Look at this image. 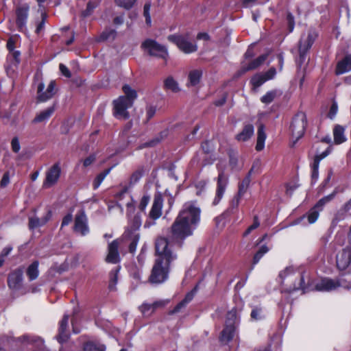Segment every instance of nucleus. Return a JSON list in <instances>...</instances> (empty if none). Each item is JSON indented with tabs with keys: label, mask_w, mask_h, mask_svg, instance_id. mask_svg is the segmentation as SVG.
Listing matches in <instances>:
<instances>
[{
	"label": "nucleus",
	"mask_w": 351,
	"mask_h": 351,
	"mask_svg": "<svg viewBox=\"0 0 351 351\" xmlns=\"http://www.w3.org/2000/svg\"><path fill=\"white\" fill-rule=\"evenodd\" d=\"M201 210L193 203H185L171 227L172 241L182 246L184 240L191 236L200 219Z\"/></svg>",
	"instance_id": "obj_1"
},
{
	"label": "nucleus",
	"mask_w": 351,
	"mask_h": 351,
	"mask_svg": "<svg viewBox=\"0 0 351 351\" xmlns=\"http://www.w3.org/2000/svg\"><path fill=\"white\" fill-rule=\"evenodd\" d=\"M156 259H160L162 262L172 263L177 258L176 254L173 253L167 238L158 237L155 241Z\"/></svg>",
	"instance_id": "obj_2"
},
{
	"label": "nucleus",
	"mask_w": 351,
	"mask_h": 351,
	"mask_svg": "<svg viewBox=\"0 0 351 351\" xmlns=\"http://www.w3.org/2000/svg\"><path fill=\"white\" fill-rule=\"evenodd\" d=\"M171 263L162 262L160 259H155L149 280L152 284H161L165 282L169 276Z\"/></svg>",
	"instance_id": "obj_3"
},
{
	"label": "nucleus",
	"mask_w": 351,
	"mask_h": 351,
	"mask_svg": "<svg viewBox=\"0 0 351 351\" xmlns=\"http://www.w3.org/2000/svg\"><path fill=\"white\" fill-rule=\"evenodd\" d=\"M141 47L147 51L150 56L162 58L167 61L169 58V53L165 46L160 45L153 39L147 38L145 40Z\"/></svg>",
	"instance_id": "obj_4"
},
{
	"label": "nucleus",
	"mask_w": 351,
	"mask_h": 351,
	"mask_svg": "<svg viewBox=\"0 0 351 351\" xmlns=\"http://www.w3.org/2000/svg\"><path fill=\"white\" fill-rule=\"evenodd\" d=\"M162 205L163 198L162 193L158 191L154 194L152 206L144 223V228H149L156 224V220L162 215Z\"/></svg>",
	"instance_id": "obj_5"
},
{
	"label": "nucleus",
	"mask_w": 351,
	"mask_h": 351,
	"mask_svg": "<svg viewBox=\"0 0 351 351\" xmlns=\"http://www.w3.org/2000/svg\"><path fill=\"white\" fill-rule=\"evenodd\" d=\"M167 40L184 53H191L197 50V45L189 40L188 34H171L167 36Z\"/></svg>",
	"instance_id": "obj_6"
},
{
	"label": "nucleus",
	"mask_w": 351,
	"mask_h": 351,
	"mask_svg": "<svg viewBox=\"0 0 351 351\" xmlns=\"http://www.w3.org/2000/svg\"><path fill=\"white\" fill-rule=\"evenodd\" d=\"M307 125L306 114L303 112H298L293 118L290 130L292 136L295 138V141L301 138L305 132Z\"/></svg>",
	"instance_id": "obj_7"
},
{
	"label": "nucleus",
	"mask_w": 351,
	"mask_h": 351,
	"mask_svg": "<svg viewBox=\"0 0 351 351\" xmlns=\"http://www.w3.org/2000/svg\"><path fill=\"white\" fill-rule=\"evenodd\" d=\"M315 38L316 35L313 32H308L306 38H300L298 43L299 58L296 60L298 67L301 68L302 65L306 61L307 53L314 43Z\"/></svg>",
	"instance_id": "obj_8"
},
{
	"label": "nucleus",
	"mask_w": 351,
	"mask_h": 351,
	"mask_svg": "<svg viewBox=\"0 0 351 351\" xmlns=\"http://www.w3.org/2000/svg\"><path fill=\"white\" fill-rule=\"evenodd\" d=\"M29 6L27 3L18 5L14 10L15 23L21 32L27 30V22L29 16Z\"/></svg>",
	"instance_id": "obj_9"
},
{
	"label": "nucleus",
	"mask_w": 351,
	"mask_h": 351,
	"mask_svg": "<svg viewBox=\"0 0 351 351\" xmlns=\"http://www.w3.org/2000/svg\"><path fill=\"white\" fill-rule=\"evenodd\" d=\"M253 169L254 166L251 168V169L247 173V176L241 181V182L239 183L237 195L235 196L232 200L230 203V206L226 210V213L232 214L234 213L235 210H237L239 204L240 197L245 194V193L247 191V188L249 187L250 183L251 182L250 177L253 171Z\"/></svg>",
	"instance_id": "obj_10"
},
{
	"label": "nucleus",
	"mask_w": 351,
	"mask_h": 351,
	"mask_svg": "<svg viewBox=\"0 0 351 351\" xmlns=\"http://www.w3.org/2000/svg\"><path fill=\"white\" fill-rule=\"evenodd\" d=\"M56 81L51 80L45 91H44L45 84L43 82H40L37 86V97L38 102H45L51 99L56 93L57 89L56 88Z\"/></svg>",
	"instance_id": "obj_11"
},
{
	"label": "nucleus",
	"mask_w": 351,
	"mask_h": 351,
	"mask_svg": "<svg viewBox=\"0 0 351 351\" xmlns=\"http://www.w3.org/2000/svg\"><path fill=\"white\" fill-rule=\"evenodd\" d=\"M124 100L125 99L123 97H119L114 101L113 114L117 119L126 120L130 117V114L127 110L132 107L133 104Z\"/></svg>",
	"instance_id": "obj_12"
},
{
	"label": "nucleus",
	"mask_w": 351,
	"mask_h": 351,
	"mask_svg": "<svg viewBox=\"0 0 351 351\" xmlns=\"http://www.w3.org/2000/svg\"><path fill=\"white\" fill-rule=\"evenodd\" d=\"M73 231L80 234L81 236H85L89 232L88 225V218L84 210H80L75 217Z\"/></svg>",
	"instance_id": "obj_13"
},
{
	"label": "nucleus",
	"mask_w": 351,
	"mask_h": 351,
	"mask_svg": "<svg viewBox=\"0 0 351 351\" xmlns=\"http://www.w3.org/2000/svg\"><path fill=\"white\" fill-rule=\"evenodd\" d=\"M23 269L19 267L9 273L7 282L8 287L12 291H19L22 288Z\"/></svg>",
	"instance_id": "obj_14"
},
{
	"label": "nucleus",
	"mask_w": 351,
	"mask_h": 351,
	"mask_svg": "<svg viewBox=\"0 0 351 351\" xmlns=\"http://www.w3.org/2000/svg\"><path fill=\"white\" fill-rule=\"evenodd\" d=\"M126 206L128 216L130 221V228L131 230L136 231L138 230L141 226L143 213L138 212L136 213H134L135 207L132 203H128Z\"/></svg>",
	"instance_id": "obj_15"
},
{
	"label": "nucleus",
	"mask_w": 351,
	"mask_h": 351,
	"mask_svg": "<svg viewBox=\"0 0 351 351\" xmlns=\"http://www.w3.org/2000/svg\"><path fill=\"white\" fill-rule=\"evenodd\" d=\"M217 182V183L215 197L213 202V204L214 206L217 205L222 199L228 182V178L224 174L223 171H221L219 172Z\"/></svg>",
	"instance_id": "obj_16"
},
{
	"label": "nucleus",
	"mask_w": 351,
	"mask_h": 351,
	"mask_svg": "<svg viewBox=\"0 0 351 351\" xmlns=\"http://www.w3.org/2000/svg\"><path fill=\"white\" fill-rule=\"evenodd\" d=\"M69 315L64 314L59 322L58 334L56 336L57 341L62 344L66 342L70 338V334L68 332Z\"/></svg>",
	"instance_id": "obj_17"
},
{
	"label": "nucleus",
	"mask_w": 351,
	"mask_h": 351,
	"mask_svg": "<svg viewBox=\"0 0 351 351\" xmlns=\"http://www.w3.org/2000/svg\"><path fill=\"white\" fill-rule=\"evenodd\" d=\"M61 169L58 163L54 164L46 173L43 187L49 188L54 185L60 176Z\"/></svg>",
	"instance_id": "obj_18"
},
{
	"label": "nucleus",
	"mask_w": 351,
	"mask_h": 351,
	"mask_svg": "<svg viewBox=\"0 0 351 351\" xmlns=\"http://www.w3.org/2000/svg\"><path fill=\"white\" fill-rule=\"evenodd\" d=\"M267 58V55L263 54L254 60H251L248 62L245 60L243 61L241 69L239 71V73L242 75L247 71L256 69L264 63Z\"/></svg>",
	"instance_id": "obj_19"
},
{
	"label": "nucleus",
	"mask_w": 351,
	"mask_h": 351,
	"mask_svg": "<svg viewBox=\"0 0 351 351\" xmlns=\"http://www.w3.org/2000/svg\"><path fill=\"white\" fill-rule=\"evenodd\" d=\"M336 263L337 268L341 271L351 266L350 249H343L337 255Z\"/></svg>",
	"instance_id": "obj_20"
},
{
	"label": "nucleus",
	"mask_w": 351,
	"mask_h": 351,
	"mask_svg": "<svg viewBox=\"0 0 351 351\" xmlns=\"http://www.w3.org/2000/svg\"><path fill=\"white\" fill-rule=\"evenodd\" d=\"M119 243L117 239L114 240L109 243L108 247V255L106 258V261L108 263L116 264L120 261V256L119 253Z\"/></svg>",
	"instance_id": "obj_21"
},
{
	"label": "nucleus",
	"mask_w": 351,
	"mask_h": 351,
	"mask_svg": "<svg viewBox=\"0 0 351 351\" xmlns=\"http://www.w3.org/2000/svg\"><path fill=\"white\" fill-rule=\"evenodd\" d=\"M51 217L52 212L49 209L46 215L42 218H38L36 216L29 217L28 227L29 230H33L36 228L44 226L50 220Z\"/></svg>",
	"instance_id": "obj_22"
},
{
	"label": "nucleus",
	"mask_w": 351,
	"mask_h": 351,
	"mask_svg": "<svg viewBox=\"0 0 351 351\" xmlns=\"http://www.w3.org/2000/svg\"><path fill=\"white\" fill-rule=\"evenodd\" d=\"M306 287L304 284V278L302 274L298 273L295 277V280L291 286L285 288L282 291V293H292L293 292L298 290L304 291Z\"/></svg>",
	"instance_id": "obj_23"
},
{
	"label": "nucleus",
	"mask_w": 351,
	"mask_h": 351,
	"mask_svg": "<svg viewBox=\"0 0 351 351\" xmlns=\"http://www.w3.org/2000/svg\"><path fill=\"white\" fill-rule=\"evenodd\" d=\"M337 289V279L324 278L316 285V289L320 291H332Z\"/></svg>",
	"instance_id": "obj_24"
},
{
	"label": "nucleus",
	"mask_w": 351,
	"mask_h": 351,
	"mask_svg": "<svg viewBox=\"0 0 351 351\" xmlns=\"http://www.w3.org/2000/svg\"><path fill=\"white\" fill-rule=\"evenodd\" d=\"M198 285H196L191 291L187 293L184 297V298L180 301L177 305L173 308V310L169 311L170 315L178 313L180 311V310L185 307L187 304H189L194 298L197 291Z\"/></svg>",
	"instance_id": "obj_25"
},
{
	"label": "nucleus",
	"mask_w": 351,
	"mask_h": 351,
	"mask_svg": "<svg viewBox=\"0 0 351 351\" xmlns=\"http://www.w3.org/2000/svg\"><path fill=\"white\" fill-rule=\"evenodd\" d=\"M146 171V169L144 166L141 165L139 166L136 170H135L130 176V180H129V186H125L123 191L120 193V195L122 193H125L128 191V189L129 187H132L134 185H135L136 183L138 182V181L141 180V178L145 175Z\"/></svg>",
	"instance_id": "obj_26"
},
{
	"label": "nucleus",
	"mask_w": 351,
	"mask_h": 351,
	"mask_svg": "<svg viewBox=\"0 0 351 351\" xmlns=\"http://www.w3.org/2000/svg\"><path fill=\"white\" fill-rule=\"evenodd\" d=\"M351 70V55H346L341 60L339 61L336 69V75H341Z\"/></svg>",
	"instance_id": "obj_27"
},
{
	"label": "nucleus",
	"mask_w": 351,
	"mask_h": 351,
	"mask_svg": "<svg viewBox=\"0 0 351 351\" xmlns=\"http://www.w3.org/2000/svg\"><path fill=\"white\" fill-rule=\"evenodd\" d=\"M240 311L237 308L234 307L226 314V324L236 326L240 322Z\"/></svg>",
	"instance_id": "obj_28"
},
{
	"label": "nucleus",
	"mask_w": 351,
	"mask_h": 351,
	"mask_svg": "<svg viewBox=\"0 0 351 351\" xmlns=\"http://www.w3.org/2000/svg\"><path fill=\"white\" fill-rule=\"evenodd\" d=\"M55 111L54 106H51L40 112L32 120V123H38L47 121Z\"/></svg>",
	"instance_id": "obj_29"
},
{
	"label": "nucleus",
	"mask_w": 351,
	"mask_h": 351,
	"mask_svg": "<svg viewBox=\"0 0 351 351\" xmlns=\"http://www.w3.org/2000/svg\"><path fill=\"white\" fill-rule=\"evenodd\" d=\"M236 326L226 324L221 333L220 341L224 343L230 342L234 336Z\"/></svg>",
	"instance_id": "obj_30"
},
{
	"label": "nucleus",
	"mask_w": 351,
	"mask_h": 351,
	"mask_svg": "<svg viewBox=\"0 0 351 351\" xmlns=\"http://www.w3.org/2000/svg\"><path fill=\"white\" fill-rule=\"evenodd\" d=\"M253 134L254 126L252 124H247L245 125L242 131L237 135L236 138L239 141H246L251 138Z\"/></svg>",
	"instance_id": "obj_31"
},
{
	"label": "nucleus",
	"mask_w": 351,
	"mask_h": 351,
	"mask_svg": "<svg viewBox=\"0 0 351 351\" xmlns=\"http://www.w3.org/2000/svg\"><path fill=\"white\" fill-rule=\"evenodd\" d=\"M122 90L125 94V95L122 96L123 99H125V101L133 104L134 101L137 97L136 91L134 89H132L128 84L123 85Z\"/></svg>",
	"instance_id": "obj_32"
},
{
	"label": "nucleus",
	"mask_w": 351,
	"mask_h": 351,
	"mask_svg": "<svg viewBox=\"0 0 351 351\" xmlns=\"http://www.w3.org/2000/svg\"><path fill=\"white\" fill-rule=\"evenodd\" d=\"M39 262L38 261H33L27 267L26 274L29 281L36 280L39 274L38 271Z\"/></svg>",
	"instance_id": "obj_33"
},
{
	"label": "nucleus",
	"mask_w": 351,
	"mask_h": 351,
	"mask_svg": "<svg viewBox=\"0 0 351 351\" xmlns=\"http://www.w3.org/2000/svg\"><path fill=\"white\" fill-rule=\"evenodd\" d=\"M265 138V127L263 124H261L257 131V142L256 145V149L257 151H261L264 148Z\"/></svg>",
	"instance_id": "obj_34"
},
{
	"label": "nucleus",
	"mask_w": 351,
	"mask_h": 351,
	"mask_svg": "<svg viewBox=\"0 0 351 351\" xmlns=\"http://www.w3.org/2000/svg\"><path fill=\"white\" fill-rule=\"evenodd\" d=\"M344 128L339 125L335 126L333 129L334 141L336 144H341L346 141V138L344 136Z\"/></svg>",
	"instance_id": "obj_35"
},
{
	"label": "nucleus",
	"mask_w": 351,
	"mask_h": 351,
	"mask_svg": "<svg viewBox=\"0 0 351 351\" xmlns=\"http://www.w3.org/2000/svg\"><path fill=\"white\" fill-rule=\"evenodd\" d=\"M164 88L165 90H170L173 93H177L180 90L178 82L171 76H169L165 80Z\"/></svg>",
	"instance_id": "obj_36"
},
{
	"label": "nucleus",
	"mask_w": 351,
	"mask_h": 351,
	"mask_svg": "<svg viewBox=\"0 0 351 351\" xmlns=\"http://www.w3.org/2000/svg\"><path fill=\"white\" fill-rule=\"evenodd\" d=\"M202 72L200 70H193L189 74V84L188 85L196 86L200 82Z\"/></svg>",
	"instance_id": "obj_37"
},
{
	"label": "nucleus",
	"mask_w": 351,
	"mask_h": 351,
	"mask_svg": "<svg viewBox=\"0 0 351 351\" xmlns=\"http://www.w3.org/2000/svg\"><path fill=\"white\" fill-rule=\"evenodd\" d=\"M117 32L112 28H106L99 36V40L105 41L108 40H114L117 36Z\"/></svg>",
	"instance_id": "obj_38"
},
{
	"label": "nucleus",
	"mask_w": 351,
	"mask_h": 351,
	"mask_svg": "<svg viewBox=\"0 0 351 351\" xmlns=\"http://www.w3.org/2000/svg\"><path fill=\"white\" fill-rule=\"evenodd\" d=\"M119 271V269H114L110 271L109 274V285H108V289L110 291H115L116 290V285L117 283L118 280V273Z\"/></svg>",
	"instance_id": "obj_39"
},
{
	"label": "nucleus",
	"mask_w": 351,
	"mask_h": 351,
	"mask_svg": "<svg viewBox=\"0 0 351 351\" xmlns=\"http://www.w3.org/2000/svg\"><path fill=\"white\" fill-rule=\"evenodd\" d=\"M268 252L269 247L266 245H263L259 248V250L256 252L253 257L252 269H253V267L256 265L261 259V258Z\"/></svg>",
	"instance_id": "obj_40"
},
{
	"label": "nucleus",
	"mask_w": 351,
	"mask_h": 351,
	"mask_svg": "<svg viewBox=\"0 0 351 351\" xmlns=\"http://www.w3.org/2000/svg\"><path fill=\"white\" fill-rule=\"evenodd\" d=\"M111 169H106L100 173H99L93 182V189H97L103 182L106 176L110 173Z\"/></svg>",
	"instance_id": "obj_41"
},
{
	"label": "nucleus",
	"mask_w": 351,
	"mask_h": 351,
	"mask_svg": "<svg viewBox=\"0 0 351 351\" xmlns=\"http://www.w3.org/2000/svg\"><path fill=\"white\" fill-rule=\"evenodd\" d=\"M137 0H114V3L118 7L126 10H130L136 4Z\"/></svg>",
	"instance_id": "obj_42"
},
{
	"label": "nucleus",
	"mask_w": 351,
	"mask_h": 351,
	"mask_svg": "<svg viewBox=\"0 0 351 351\" xmlns=\"http://www.w3.org/2000/svg\"><path fill=\"white\" fill-rule=\"evenodd\" d=\"M105 346L91 341L86 343L84 346V351H105Z\"/></svg>",
	"instance_id": "obj_43"
},
{
	"label": "nucleus",
	"mask_w": 351,
	"mask_h": 351,
	"mask_svg": "<svg viewBox=\"0 0 351 351\" xmlns=\"http://www.w3.org/2000/svg\"><path fill=\"white\" fill-rule=\"evenodd\" d=\"M48 15L45 12L41 13V20L37 23L35 33L39 35L44 31Z\"/></svg>",
	"instance_id": "obj_44"
},
{
	"label": "nucleus",
	"mask_w": 351,
	"mask_h": 351,
	"mask_svg": "<svg viewBox=\"0 0 351 351\" xmlns=\"http://www.w3.org/2000/svg\"><path fill=\"white\" fill-rule=\"evenodd\" d=\"M277 95L278 91L276 90L269 91L261 98V101L263 104H269L275 99Z\"/></svg>",
	"instance_id": "obj_45"
},
{
	"label": "nucleus",
	"mask_w": 351,
	"mask_h": 351,
	"mask_svg": "<svg viewBox=\"0 0 351 351\" xmlns=\"http://www.w3.org/2000/svg\"><path fill=\"white\" fill-rule=\"evenodd\" d=\"M265 82H267V80L263 73L256 74L252 77L250 81L254 88L260 87Z\"/></svg>",
	"instance_id": "obj_46"
},
{
	"label": "nucleus",
	"mask_w": 351,
	"mask_h": 351,
	"mask_svg": "<svg viewBox=\"0 0 351 351\" xmlns=\"http://www.w3.org/2000/svg\"><path fill=\"white\" fill-rule=\"evenodd\" d=\"M322 210H319L317 207L314 206L312 208L309 210L307 213L308 221L310 223H313L315 222L319 217V213Z\"/></svg>",
	"instance_id": "obj_47"
},
{
	"label": "nucleus",
	"mask_w": 351,
	"mask_h": 351,
	"mask_svg": "<svg viewBox=\"0 0 351 351\" xmlns=\"http://www.w3.org/2000/svg\"><path fill=\"white\" fill-rule=\"evenodd\" d=\"M336 193L333 192L331 194L324 196L322 199H320L315 205L319 210H322L324 206L328 202H330L335 196Z\"/></svg>",
	"instance_id": "obj_48"
},
{
	"label": "nucleus",
	"mask_w": 351,
	"mask_h": 351,
	"mask_svg": "<svg viewBox=\"0 0 351 351\" xmlns=\"http://www.w3.org/2000/svg\"><path fill=\"white\" fill-rule=\"evenodd\" d=\"M167 131L161 132L160 133L159 136H157V137L153 138L152 140H151L148 142H146L144 144V146L145 147H154L155 145L158 144L165 136H167Z\"/></svg>",
	"instance_id": "obj_49"
},
{
	"label": "nucleus",
	"mask_w": 351,
	"mask_h": 351,
	"mask_svg": "<svg viewBox=\"0 0 351 351\" xmlns=\"http://www.w3.org/2000/svg\"><path fill=\"white\" fill-rule=\"evenodd\" d=\"M151 3L147 2L143 7V16L145 18V23L147 26H151L152 19L150 16Z\"/></svg>",
	"instance_id": "obj_50"
},
{
	"label": "nucleus",
	"mask_w": 351,
	"mask_h": 351,
	"mask_svg": "<svg viewBox=\"0 0 351 351\" xmlns=\"http://www.w3.org/2000/svg\"><path fill=\"white\" fill-rule=\"evenodd\" d=\"M336 279L337 288L342 287L347 290L351 289V281L347 280L343 276H341Z\"/></svg>",
	"instance_id": "obj_51"
},
{
	"label": "nucleus",
	"mask_w": 351,
	"mask_h": 351,
	"mask_svg": "<svg viewBox=\"0 0 351 351\" xmlns=\"http://www.w3.org/2000/svg\"><path fill=\"white\" fill-rule=\"evenodd\" d=\"M332 175H333V171L332 169H330L328 171V174H327L326 178L324 179V180L322 182V183L319 186V189H318L319 193H322L325 190V189L328 186Z\"/></svg>",
	"instance_id": "obj_52"
},
{
	"label": "nucleus",
	"mask_w": 351,
	"mask_h": 351,
	"mask_svg": "<svg viewBox=\"0 0 351 351\" xmlns=\"http://www.w3.org/2000/svg\"><path fill=\"white\" fill-rule=\"evenodd\" d=\"M150 200V195L148 194H145L141 199L139 205H138V209L140 210L141 213H145V208L149 204Z\"/></svg>",
	"instance_id": "obj_53"
},
{
	"label": "nucleus",
	"mask_w": 351,
	"mask_h": 351,
	"mask_svg": "<svg viewBox=\"0 0 351 351\" xmlns=\"http://www.w3.org/2000/svg\"><path fill=\"white\" fill-rule=\"evenodd\" d=\"M330 151H331V148L330 147H328V148L324 151L322 153H320V154H317L315 156V158H314V160H313V163H315V164H317L318 165H319V162L320 161L324 159L325 157H326L330 153Z\"/></svg>",
	"instance_id": "obj_54"
},
{
	"label": "nucleus",
	"mask_w": 351,
	"mask_h": 351,
	"mask_svg": "<svg viewBox=\"0 0 351 351\" xmlns=\"http://www.w3.org/2000/svg\"><path fill=\"white\" fill-rule=\"evenodd\" d=\"M139 310L142 314L145 316H149L152 315V304L143 303L139 306Z\"/></svg>",
	"instance_id": "obj_55"
},
{
	"label": "nucleus",
	"mask_w": 351,
	"mask_h": 351,
	"mask_svg": "<svg viewBox=\"0 0 351 351\" xmlns=\"http://www.w3.org/2000/svg\"><path fill=\"white\" fill-rule=\"evenodd\" d=\"M311 184H314L319 177V165L315 163L311 165Z\"/></svg>",
	"instance_id": "obj_56"
},
{
	"label": "nucleus",
	"mask_w": 351,
	"mask_h": 351,
	"mask_svg": "<svg viewBox=\"0 0 351 351\" xmlns=\"http://www.w3.org/2000/svg\"><path fill=\"white\" fill-rule=\"evenodd\" d=\"M251 319L253 320H258L263 317L262 314V308L258 307H255L252 309L250 314Z\"/></svg>",
	"instance_id": "obj_57"
},
{
	"label": "nucleus",
	"mask_w": 351,
	"mask_h": 351,
	"mask_svg": "<svg viewBox=\"0 0 351 351\" xmlns=\"http://www.w3.org/2000/svg\"><path fill=\"white\" fill-rule=\"evenodd\" d=\"M139 237H140V236L138 234H136L134 235L132 240L129 245V252L130 253H134L136 251L137 243L139 240Z\"/></svg>",
	"instance_id": "obj_58"
},
{
	"label": "nucleus",
	"mask_w": 351,
	"mask_h": 351,
	"mask_svg": "<svg viewBox=\"0 0 351 351\" xmlns=\"http://www.w3.org/2000/svg\"><path fill=\"white\" fill-rule=\"evenodd\" d=\"M10 53V57L12 58V64L16 66L20 63L21 59L20 56L21 53L19 51H12Z\"/></svg>",
	"instance_id": "obj_59"
},
{
	"label": "nucleus",
	"mask_w": 351,
	"mask_h": 351,
	"mask_svg": "<svg viewBox=\"0 0 351 351\" xmlns=\"http://www.w3.org/2000/svg\"><path fill=\"white\" fill-rule=\"evenodd\" d=\"M94 8L95 7L90 2L88 3L86 9L82 12V16L83 18H86L90 16L93 12Z\"/></svg>",
	"instance_id": "obj_60"
},
{
	"label": "nucleus",
	"mask_w": 351,
	"mask_h": 351,
	"mask_svg": "<svg viewBox=\"0 0 351 351\" xmlns=\"http://www.w3.org/2000/svg\"><path fill=\"white\" fill-rule=\"evenodd\" d=\"M287 22L288 24L289 31V32H291L293 30L295 26V21L294 16L290 12H289L287 15Z\"/></svg>",
	"instance_id": "obj_61"
},
{
	"label": "nucleus",
	"mask_w": 351,
	"mask_h": 351,
	"mask_svg": "<svg viewBox=\"0 0 351 351\" xmlns=\"http://www.w3.org/2000/svg\"><path fill=\"white\" fill-rule=\"evenodd\" d=\"M11 147L12 150L14 153H18L20 150L21 146L19 143V140L17 137H14L11 141Z\"/></svg>",
	"instance_id": "obj_62"
},
{
	"label": "nucleus",
	"mask_w": 351,
	"mask_h": 351,
	"mask_svg": "<svg viewBox=\"0 0 351 351\" xmlns=\"http://www.w3.org/2000/svg\"><path fill=\"white\" fill-rule=\"evenodd\" d=\"M266 80H271L276 74V71L274 67H271L267 72L263 73Z\"/></svg>",
	"instance_id": "obj_63"
},
{
	"label": "nucleus",
	"mask_w": 351,
	"mask_h": 351,
	"mask_svg": "<svg viewBox=\"0 0 351 351\" xmlns=\"http://www.w3.org/2000/svg\"><path fill=\"white\" fill-rule=\"evenodd\" d=\"M59 69L61 73L66 77L70 78L71 77V73L69 69L64 64H60Z\"/></svg>",
	"instance_id": "obj_64"
}]
</instances>
